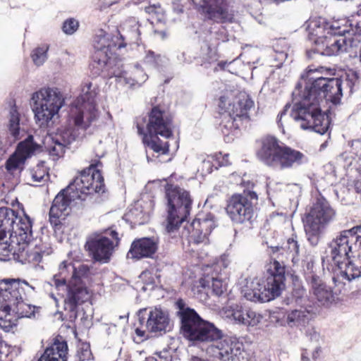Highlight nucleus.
<instances>
[{
  "label": "nucleus",
  "mask_w": 361,
  "mask_h": 361,
  "mask_svg": "<svg viewBox=\"0 0 361 361\" xmlns=\"http://www.w3.org/2000/svg\"><path fill=\"white\" fill-rule=\"evenodd\" d=\"M357 234L359 236V254H358V262L360 269H358L357 267L350 264L345 271V275H350L353 278H359L361 277V229L357 231Z\"/></svg>",
  "instance_id": "4c0bfd02"
},
{
  "label": "nucleus",
  "mask_w": 361,
  "mask_h": 361,
  "mask_svg": "<svg viewBox=\"0 0 361 361\" xmlns=\"http://www.w3.org/2000/svg\"><path fill=\"white\" fill-rule=\"evenodd\" d=\"M216 226L214 217L212 214L198 215L185 228L183 235L185 236L190 245H208L209 236Z\"/></svg>",
  "instance_id": "ddd939ff"
},
{
  "label": "nucleus",
  "mask_w": 361,
  "mask_h": 361,
  "mask_svg": "<svg viewBox=\"0 0 361 361\" xmlns=\"http://www.w3.org/2000/svg\"><path fill=\"white\" fill-rule=\"evenodd\" d=\"M145 11L152 16H159L162 13V8L160 4H152L145 7Z\"/></svg>",
  "instance_id": "8fccbe9b"
},
{
  "label": "nucleus",
  "mask_w": 361,
  "mask_h": 361,
  "mask_svg": "<svg viewBox=\"0 0 361 361\" xmlns=\"http://www.w3.org/2000/svg\"><path fill=\"white\" fill-rule=\"evenodd\" d=\"M343 80L341 78L319 77L307 82L302 100L295 103L291 111L294 120L300 122L303 130H311L324 135L330 126L328 115L322 111L319 103L324 99L336 104L342 97Z\"/></svg>",
  "instance_id": "f257e3e1"
},
{
  "label": "nucleus",
  "mask_w": 361,
  "mask_h": 361,
  "mask_svg": "<svg viewBox=\"0 0 361 361\" xmlns=\"http://www.w3.org/2000/svg\"><path fill=\"white\" fill-rule=\"evenodd\" d=\"M256 156L266 166L281 170L302 165L305 155L280 141L273 135H265L256 142Z\"/></svg>",
  "instance_id": "20e7f679"
},
{
  "label": "nucleus",
  "mask_w": 361,
  "mask_h": 361,
  "mask_svg": "<svg viewBox=\"0 0 361 361\" xmlns=\"http://www.w3.org/2000/svg\"><path fill=\"white\" fill-rule=\"evenodd\" d=\"M308 314L306 310H293L287 315V323L290 326L305 325L309 320Z\"/></svg>",
  "instance_id": "7c9ffc66"
},
{
  "label": "nucleus",
  "mask_w": 361,
  "mask_h": 361,
  "mask_svg": "<svg viewBox=\"0 0 361 361\" xmlns=\"http://www.w3.org/2000/svg\"><path fill=\"white\" fill-rule=\"evenodd\" d=\"M148 78L147 75L138 66L135 67L132 71V79L135 84L140 85Z\"/></svg>",
  "instance_id": "c03bdc74"
},
{
  "label": "nucleus",
  "mask_w": 361,
  "mask_h": 361,
  "mask_svg": "<svg viewBox=\"0 0 361 361\" xmlns=\"http://www.w3.org/2000/svg\"><path fill=\"white\" fill-rule=\"evenodd\" d=\"M143 63L149 67L157 68L161 66V56L152 50H147L143 59Z\"/></svg>",
  "instance_id": "58836bf2"
},
{
  "label": "nucleus",
  "mask_w": 361,
  "mask_h": 361,
  "mask_svg": "<svg viewBox=\"0 0 361 361\" xmlns=\"http://www.w3.org/2000/svg\"><path fill=\"white\" fill-rule=\"evenodd\" d=\"M8 128L14 140H18L20 138V114L16 106L11 109Z\"/></svg>",
  "instance_id": "2f4dec72"
},
{
  "label": "nucleus",
  "mask_w": 361,
  "mask_h": 361,
  "mask_svg": "<svg viewBox=\"0 0 361 361\" xmlns=\"http://www.w3.org/2000/svg\"><path fill=\"white\" fill-rule=\"evenodd\" d=\"M272 249H273V252H276V251L279 250V247H273Z\"/></svg>",
  "instance_id": "338daca9"
},
{
  "label": "nucleus",
  "mask_w": 361,
  "mask_h": 361,
  "mask_svg": "<svg viewBox=\"0 0 361 361\" xmlns=\"http://www.w3.org/2000/svg\"><path fill=\"white\" fill-rule=\"evenodd\" d=\"M49 48L48 44H42L32 50L31 57L35 65L41 66L45 62Z\"/></svg>",
  "instance_id": "c9c22d12"
},
{
  "label": "nucleus",
  "mask_w": 361,
  "mask_h": 361,
  "mask_svg": "<svg viewBox=\"0 0 361 361\" xmlns=\"http://www.w3.org/2000/svg\"><path fill=\"white\" fill-rule=\"evenodd\" d=\"M135 333L141 341L146 338L145 330L142 329L141 327L137 326L135 329Z\"/></svg>",
  "instance_id": "864d4df0"
},
{
  "label": "nucleus",
  "mask_w": 361,
  "mask_h": 361,
  "mask_svg": "<svg viewBox=\"0 0 361 361\" xmlns=\"http://www.w3.org/2000/svg\"><path fill=\"white\" fill-rule=\"evenodd\" d=\"M66 147L64 144H62L61 142L54 137L51 138L50 142L46 146L47 151L54 160H56L63 156Z\"/></svg>",
  "instance_id": "72a5a7b5"
},
{
  "label": "nucleus",
  "mask_w": 361,
  "mask_h": 361,
  "mask_svg": "<svg viewBox=\"0 0 361 361\" xmlns=\"http://www.w3.org/2000/svg\"><path fill=\"white\" fill-rule=\"evenodd\" d=\"M27 300H20L11 305H1V310L5 313V317L13 313L19 318L34 317L35 314L38 312L39 307L28 304L26 302Z\"/></svg>",
  "instance_id": "a878e982"
},
{
  "label": "nucleus",
  "mask_w": 361,
  "mask_h": 361,
  "mask_svg": "<svg viewBox=\"0 0 361 361\" xmlns=\"http://www.w3.org/2000/svg\"><path fill=\"white\" fill-rule=\"evenodd\" d=\"M18 253V259L22 264H29L33 267L39 266L42 259L52 253V248L46 243L39 241L38 243H25Z\"/></svg>",
  "instance_id": "6ab92c4d"
},
{
  "label": "nucleus",
  "mask_w": 361,
  "mask_h": 361,
  "mask_svg": "<svg viewBox=\"0 0 361 361\" xmlns=\"http://www.w3.org/2000/svg\"><path fill=\"white\" fill-rule=\"evenodd\" d=\"M240 121L235 116H228L226 120H223L221 126H222V131L224 133L228 134L230 132H233L240 128Z\"/></svg>",
  "instance_id": "ea45409f"
},
{
  "label": "nucleus",
  "mask_w": 361,
  "mask_h": 361,
  "mask_svg": "<svg viewBox=\"0 0 361 361\" xmlns=\"http://www.w3.org/2000/svg\"><path fill=\"white\" fill-rule=\"evenodd\" d=\"M345 44V38H338L335 36H324L318 37L314 42V47L309 53L319 54L324 56H332L343 51Z\"/></svg>",
  "instance_id": "4be33fe9"
},
{
  "label": "nucleus",
  "mask_w": 361,
  "mask_h": 361,
  "mask_svg": "<svg viewBox=\"0 0 361 361\" xmlns=\"http://www.w3.org/2000/svg\"><path fill=\"white\" fill-rule=\"evenodd\" d=\"M154 32H155V33L159 35L163 39L165 38L166 36V34L165 31H157V30H155Z\"/></svg>",
  "instance_id": "680f3d73"
},
{
  "label": "nucleus",
  "mask_w": 361,
  "mask_h": 361,
  "mask_svg": "<svg viewBox=\"0 0 361 361\" xmlns=\"http://www.w3.org/2000/svg\"><path fill=\"white\" fill-rule=\"evenodd\" d=\"M18 212L8 207H0V255L6 256L13 245V234Z\"/></svg>",
  "instance_id": "a211bd4d"
},
{
  "label": "nucleus",
  "mask_w": 361,
  "mask_h": 361,
  "mask_svg": "<svg viewBox=\"0 0 361 361\" xmlns=\"http://www.w3.org/2000/svg\"><path fill=\"white\" fill-rule=\"evenodd\" d=\"M330 27L333 31L331 36H343L345 33L350 32L348 25L346 24L341 25L338 21L334 22Z\"/></svg>",
  "instance_id": "a18cd8bd"
},
{
  "label": "nucleus",
  "mask_w": 361,
  "mask_h": 361,
  "mask_svg": "<svg viewBox=\"0 0 361 361\" xmlns=\"http://www.w3.org/2000/svg\"><path fill=\"white\" fill-rule=\"evenodd\" d=\"M33 140V136L29 135L18 145L16 152L21 156H25V159L28 158L37 149V145Z\"/></svg>",
  "instance_id": "473e14b6"
},
{
  "label": "nucleus",
  "mask_w": 361,
  "mask_h": 361,
  "mask_svg": "<svg viewBox=\"0 0 361 361\" xmlns=\"http://www.w3.org/2000/svg\"><path fill=\"white\" fill-rule=\"evenodd\" d=\"M79 27V22L73 18L66 19L62 26V30L67 35H72L75 32Z\"/></svg>",
  "instance_id": "79ce46f5"
},
{
  "label": "nucleus",
  "mask_w": 361,
  "mask_h": 361,
  "mask_svg": "<svg viewBox=\"0 0 361 361\" xmlns=\"http://www.w3.org/2000/svg\"><path fill=\"white\" fill-rule=\"evenodd\" d=\"M125 216L126 221L133 226L143 225L149 220V214L144 212L142 208L139 206L130 209Z\"/></svg>",
  "instance_id": "c85d7f7f"
},
{
  "label": "nucleus",
  "mask_w": 361,
  "mask_h": 361,
  "mask_svg": "<svg viewBox=\"0 0 361 361\" xmlns=\"http://www.w3.org/2000/svg\"><path fill=\"white\" fill-rule=\"evenodd\" d=\"M353 78H354L355 80H357V74H356V73H353Z\"/></svg>",
  "instance_id": "774afa93"
},
{
  "label": "nucleus",
  "mask_w": 361,
  "mask_h": 361,
  "mask_svg": "<svg viewBox=\"0 0 361 361\" xmlns=\"http://www.w3.org/2000/svg\"><path fill=\"white\" fill-rule=\"evenodd\" d=\"M306 280L310 284L312 291L326 285L321 278L314 273H310L306 276Z\"/></svg>",
  "instance_id": "49530a36"
},
{
  "label": "nucleus",
  "mask_w": 361,
  "mask_h": 361,
  "mask_svg": "<svg viewBox=\"0 0 361 361\" xmlns=\"http://www.w3.org/2000/svg\"><path fill=\"white\" fill-rule=\"evenodd\" d=\"M286 267L285 264L271 259L267 268L268 276L262 284H259V291L262 300H270L281 294L285 286Z\"/></svg>",
  "instance_id": "9b49d317"
},
{
  "label": "nucleus",
  "mask_w": 361,
  "mask_h": 361,
  "mask_svg": "<svg viewBox=\"0 0 361 361\" xmlns=\"http://www.w3.org/2000/svg\"><path fill=\"white\" fill-rule=\"evenodd\" d=\"M32 178L35 182H41L49 175L48 169L42 164H37L30 171Z\"/></svg>",
  "instance_id": "a19ab883"
},
{
  "label": "nucleus",
  "mask_w": 361,
  "mask_h": 361,
  "mask_svg": "<svg viewBox=\"0 0 361 361\" xmlns=\"http://www.w3.org/2000/svg\"><path fill=\"white\" fill-rule=\"evenodd\" d=\"M318 302L322 305H327L332 302L334 300V295L331 288L324 285L312 291Z\"/></svg>",
  "instance_id": "f704fd0d"
},
{
  "label": "nucleus",
  "mask_w": 361,
  "mask_h": 361,
  "mask_svg": "<svg viewBox=\"0 0 361 361\" xmlns=\"http://www.w3.org/2000/svg\"><path fill=\"white\" fill-rule=\"evenodd\" d=\"M177 305L178 308L180 309V311L178 312V315L180 319H181V313L184 312L186 309L188 307H185V303L182 300H178L177 301Z\"/></svg>",
  "instance_id": "6e6d98bb"
},
{
  "label": "nucleus",
  "mask_w": 361,
  "mask_h": 361,
  "mask_svg": "<svg viewBox=\"0 0 361 361\" xmlns=\"http://www.w3.org/2000/svg\"><path fill=\"white\" fill-rule=\"evenodd\" d=\"M226 64V62H223V61H221V62H220V63H218V66H219L221 69H224Z\"/></svg>",
  "instance_id": "e2e57ef3"
},
{
  "label": "nucleus",
  "mask_w": 361,
  "mask_h": 361,
  "mask_svg": "<svg viewBox=\"0 0 361 361\" xmlns=\"http://www.w3.org/2000/svg\"><path fill=\"white\" fill-rule=\"evenodd\" d=\"M144 320L145 319L143 318L142 319H141V318L139 319V323H140V325H142V324L144 322Z\"/></svg>",
  "instance_id": "69168bd1"
},
{
  "label": "nucleus",
  "mask_w": 361,
  "mask_h": 361,
  "mask_svg": "<svg viewBox=\"0 0 361 361\" xmlns=\"http://www.w3.org/2000/svg\"><path fill=\"white\" fill-rule=\"evenodd\" d=\"M92 43L95 51L91 66L97 75L104 71L111 59L116 58L117 50L126 46L122 35L111 36L103 30L94 37Z\"/></svg>",
  "instance_id": "1a4fd4ad"
},
{
  "label": "nucleus",
  "mask_w": 361,
  "mask_h": 361,
  "mask_svg": "<svg viewBox=\"0 0 361 361\" xmlns=\"http://www.w3.org/2000/svg\"><path fill=\"white\" fill-rule=\"evenodd\" d=\"M99 116L96 104L94 102H84L79 106L71 109L69 121L74 127L65 128L54 137L64 144L71 145L79 136V130H87Z\"/></svg>",
  "instance_id": "0eeeda50"
},
{
  "label": "nucleus",
  "mask_w": 361,
  "mask_h": 361,
  "mask_svg": "<svg viewBox=\"0 0 361 361\" xmlns=\"http://www.w3.org/2000/svg\"><path fill=\"white\" fill-rule=\"evenodd\" d=\"M135 123L137 133L142 136V143L146 147L159 155H165L169 153L170 145L168 141L161 140L158 137L159 134L147 133L145 131V118H137Z\"/></svg>",
  "instance_id": "412c9836"
},
{
  "label": "nucleus",
  "mask_w": 361,
  "mask_h": 361,
  "mask_svg": "<svg viewBox=\"0 0 361 361\" xmlns=\"http://www.w3.org/2000/svg\"><path fill=\"white\" fill-rule=\"evenodd\" d=\"M290 106V105L289 104H286L283 109L278 114L277 119L279 123L281 122L282 117L286 114Z\"/></svg>",
  "instance_id": "5fc2aeb1"
},
{
  "label": "nucleus",
  "mask_w": 361,
  "mask_h": 361,
  "mask_svg": "<svg viewBox=\"0 0 361 361\" xmlns=\"http://www.w3.org/2000/svg\"><path fill=\"white\" fill-rule=\"evenodd\" d=\"M335 216L336 212L329 201L322 195H319L302 217L306 234L309 236H317L322 228L333 221Z\"/></svg>",
  "instance_id": "9d476101"
},
{
  "label": "nucleus",
  "mask_w": 361,
  "mask_h": 361,
  "mask_svg": "<svg viewBox=\"0 0 361 361\" xmlns=\"http://www.w3.org/2000/svg\"><path fill=\"white\" fill-rule=\"evenodd\" d=\"M180 331L189 341L201 343L221 339V331L213 323L203 319L192 308L181 313Z\"/></svg>",
  "instance_id": "423d86ee"
},
{
  "label": "nucleus",
  "mask_w": 361,
  "mask_h": 361,
  "mask_svg": "<svg viewBox=\"0 0 361 361\" xmlns=\"http://www.w3.org/2000/svg\"><path fill=\"white\" fill-rule=\"evenodd\" d=\"M302 361H311L310 357H308V353L307 350H303L301 355Z\"/></svg>",
  "instance_id": "13d9d810"
},
{
  "label": "nucleus",
  "mask_w": 361,
  "mask_h": 361,
  "mask_svg": "<svg viewBox=\"0 0 361 361\" xmlns=\"http://www.w3.org/2000/svg\"><path fill=\"white\" fill-rule=\"evenodd\" d=\"M345 82L351 90L353 87L354 86V82H353V80H349V79L346 78Z\"/></svg>",
  "instance_id": "bf43d9fd"
},
{
  "label": "nucleus",
  "mask_w": 361,
  "mask_h": 361,
  "mask_svg": "<svg viewBox=\"0 0 361 361\" xmlns=\"http://www.w3.org/2000/svg\"><path fill=\"white\" fill-rule=\"evenodd\" d=\"M109 234L112 240L106 236H98L87 241L85 247L94 260L108 262L112 255L114 247L118 245L120 238L118 233L111 230Z\"/></svg>",
  "instance_id": "f3484780"
},
{
  "label": "nucleus",
  "mask_w": 361,
  "mask_h": 361,
  "mask_svg": "<svg viewBox=\"0 0 361 361\" xmlns=\"http://www.w3.org/2000/svg\"><path fill=\"white\" fill-rule=\"evenodd\" d=\"M204 20L216 23H233L234 11L230 5V0H201L197 8Z\"/></svg>",
  "instance_id": "2eb2a0df"
},
{
  "label": "nucleus",
  "mask_w": 361,
  "mask_h": 361,
  "mask_svg": "<svg viewBox=\"0 0 361 361\" xmlns=\"http://www.w3.org/2000/svg\"><path fill=\"white\" fill-rule=\"evenodd\" d=\"M216 161L218 162V166H215L217 169L219 166H226L231 164L229 161V156L228 154L220 155L216 158Z\"/></svg>",
  "instance_id": "603ef678"
},
{
  "label": "nucleus",
  "mask_w": 361,
  "mask_h": 361,
  "mask_svg": "<svg viewBox=\"0 0 361 361\" xmlns=\"http://www.w3.org/2000/svg\"><path fill=\"white\" fill-rule=\"evenodd\" d=\"M169 324V318L160 309L155 308L150 311L146 322V329L152 333L166 331Z\"/></svg>",
  "instance_id": "bb28decb"
},
{
  "label": "nucleus",
  "mask_w": 361,
  "mask_h": 361,
  "mask_svg": "<svg viewBox=\"0 0 361 361\" xmlns=\"http://www.w3.org/2000/svg\"><path fill=\"white\" fill-rule=\"evenodd\" d=\"M102 167L103 164L99 159L92 160L88 167L56 195L49 213V220L55 232L62 229L72 202L85 200L90 195L104 192Z\"/></svg>",
  "instance_id": "f03ea898"
},
{
  "label": "nucleus",
  "mask_w": 361,
  "mask_h": 361,
  "mask_svg": "<svg viewBox=\"0 0 361 361\" xmlns=\"http://www.w3.org/2000/svg\"><path fill=\"white\" fill-rule=\"evenodd\" d=\"M320 353H321L320 348H317L312 353V360H317L319 357Z\"/></svg>",
  "instance_id": "4d7b16f0"
},
{
  "label": "nucleus",
  "mask_w": 361,
  "mask_h": 361,
  "mask_svg": "<svg viewBox=\"0 0 361 361\" xmlns=\"http://www.w3.org/2000/svg\"><path fill=\"white\" fill-rule=\"evenodd\" d=\"M226 317L233 319L238 324L247 326H256L260 322L262 317L251 309H244L243 306L235 304L226 308Z\"/></svg>",
  "instance_id": "5701e85b"
},
{
  "label": "nucleus",
  "mask_w": 361,
  "mask_h": 361,
  "mask_svg": "<svg viewBox=\"0 0 361 361\" xmlns=\"http://www.w3.org/2000/svg\"><path fill=\"white\" fill-rule=\"evenodd\" d=\"M212 289L215 295L221 296L226 291L227 286L222 280L212 278Z\"/></svg>",
  "instance_id": "37998d69"
},
{
  "label": "nucleus",
  "mask_w": 361,
  "mask_h": 361,
  "mask_svg": "<svg viewBox=\"0 0 361 361\" xmlns=\"http://www.w3.org/2000/svg\"><path fill=\"white\" fill-rule=\"evenodd\" d=\"M254 101L245 92H239L233 102H231L228 97L221 96L218 104L220 114H228V116H235L241 123L250 121L249 112L254 107Z\"/></svg>",
  "instance_id": "4468645a"
},
{
  "label": "nucleus",
  "mask_w": 361,
  "mask_h": 361,
  "mask_svg": "<svg viewBox=\"0 0 361 361\" xmlns=\"http://www.w3.org/2000/svg\"><path fill=\"white\" fill-rule=\"evenodd\" d=\"M145 118V131L147 133L159 134L163 137L169 138L173 136V116L163 105L157 104L147 113Z\"/></svg>",
  "instance_id": "f8f14e48"
},
{
  "label": "nucleus",
  "mask_w": 361,
  "mask_h": 361,
  "mask_svg": "<svg viewBox=\"0 0 361 361\" xmlns=\"http://www.w3.org/2000/svg\"><path fill=\"white\" fill-rule=\"evenodd\" d=\"M44 353L48 357H55L57 360L61 361H67L68 347L65 338L61 336L57 335L53 340L51 344L47 347Z\"/></svg>",
  "instance_id": "cd10ccee"
},
{
  "label": "nucleus",
  "mask_w": 361,
  "mask_h": 361,
  "mask_svg": "<svg viewBox=\"0 0 361 361\" xmlns=\"http://www.w3.org/2000/svg\"><path fill=\"white\" fill-rule=\"evenodd\" d=\"M243 343L235 338H226L221 339L216 345L218 357L221 361H233L242 353Z\"/></svg>",
  "instance_id": "b1692460"
},
{
  "label": "nucleus",
  "mask_w": 361,
  "mask_h": 361,
  "mask_svg": "<svg viewBox=\"0 0 361 361\" xmlns=\"http://www.w3.org/2000/svg\"><path fill=\"white\" fill-rule=\"evenodd\" d=\"M296 236H292L289 238L287 240L288 243V249L290 252L293 254V261L294 260L295 255L297 256L299 254V245L298 241L296 240Z\"/></svg>",
  "instance_id": "09e8293b"
},
{
  "label": "nucleus",
  "mask_w": 361,
  "mask_h": 361,
  "mask_svg": "<svg viewBox=\"0 0 361 361\" xmlns=\"http://www.w3.org/2000/svg\"><path fill=\"white\" fill-rule=\"evenodd\" d=\"M173 174L164 180L165 200L166 201V229L173 232L178 229L190 214L193 199L190 191L180 188L173 182Z\"/></svg>",
  "instance_id": "39448f33"
},
{
  "label": "nucleus",
  "mask_w": 361,
  "mask_h": 361,
  "mask_svg": "<svg viewBox=\"0 0 361 361\" xmlns=\"http://www.w3.org/2000/svg\"><path fill=\"white\" fill-rule=\"evenodd\" d=\"M18 223L16 222L13 234V244L21 245L30 241L32 238V221L25 214L23 216H18Z\"/></svg>",
  "instance_id": "393cba45"
},
{
  "label": "nucleus",
  "mask_w": 361,
  "mask_h": 361,
  "mask_svg": "<svg viewBox=\"0 0 361 361\" xmlns=\"http://www.w3.org/2000/svg\"><path fill=\"white\" fill-rule=\"evenodd\" d=\"M92 85V82H85L82 87V92L87 100L93 99L96 94L95 92L91 90Z\"/></svg>",
  "instance_id": "3c124183"
},
{
  "label": "nucleus",
  "mask_w": 361,
  "mask_h": 361,
  "mask_svg": "<svg viewBox=\"0 0 361 361\" xmlns=\"http://www.w3.org/2000/svg\"><path fill=\"white\" fill-rule=\"evenodd\" d=\"M314 71V70L311 68L310 66L307 68V74H310V73H313Z\"/></svg>",
  "instance_id": "0e129e2a"
},
{
  "label": "nucleus",
  "mask_w": 361,
  "mask_h": 361,
  "mask_svg": "<svg viewBox=\"0 0 361 361\" xmlns=\"http://www.w3.org/2000/svg\"><path fill=\"white\" fill-rule=\"evenodd\" d=\"M25 156H21L15 152L6 162V169L8 171H15L25 163Z\"/></svg>",
  "instance_id": "e433bc0d"
},
{
  "label": "nucleus",
  "mask_w": 361,
  "mask_h": 361,
  "mask_svg": "<svg viewBox=\"0 0 361 361\" xmlns=\"http://www.w3.org/2000/svg\"><path fill=\"white\" fill-rule=\"evenodd\" d=\"M32 100L35 118L39 127L47 126L64 104L61 92L49 87L33 93Z\"/></svg>",
  "instance_id": "6e6552de"
},
{
  "label": "nucleus",
  "mask_w": 361,
  "mask_h": 361,
  "mask_svg": "<svg viewBox=\"0 0 361 361\" xmlns=\"http://www.w3.org/2000/svg\"><path fill=\"white\" fill-rule=\"evenodd\" d=\"M219 53L217 45L212 46V44L207 41H204V44L201 47L200 57L203 63H211L216 61L219 59Z\"/></svg>",
  "instance_id": "c756f323"
},
{
  "label": "nucleus",
  "mask_w": 361,
  "mask_h": 361,
  "mask_svg": "<svg viewBox=\"0 0 361 361\" xmlns=\"http://www.w3.org/2000/svg\"><path fill=\"white\" fill-rule=\"evenodd\" d=\"M226 209L231 219L235 224H250L254 219L253 204L247 195L244 194L233 195L228 200Z\"/></svg>",
  "instance_id": "dca6fc26"
},
{
  "label": "nucleus",
  "mask_w": 361,
  "mask_h": 361,
  "mask_svg": "<svg viewBox=\"0 0 361 361\" xmlns=\"http://www.w3.org/2000/svg\"><path fill=\"white\" fill-rule=\"evenodd\" d=\"M91 271L87 264L75 267L72 262L66 260L61 262L58 273L53 276L56 288L66 286L64 310L69 313L71 320L76 319L78 307L92 297V293L85 284V281L91 280Z\"/></svg>",
  "instance_id": "7ed1b4c3"
},
{
  "label": "nucleus",
  "mask_w": 361,
  "mask_h": 361,
  "mask_svg": "<svg viewBox=\"0 0 361 361\" xmlns=\"http://www.w3.org/2000/svg\"><path fill=\"white\" fill-rule=\"evenodd\" d=\"M247 195L250 196V199H257V195L255 192H249Z\"/></svg>",
  "instance_id": "052dcab7"
},
{
  "label": "nucleus",
  "mask_w": 361,
  "mask_h": 361,
  "mask_svg": "<svg viewBox=\"0 0 361 361\" xmlns=\"http://www.w3.org/2000/svg\"><path fill=\"white\" fill-rule=\"evenodd\" d=\"M158 250V243L154 238H135L127 253V258L138 261L144 258H152Z\"/></svg>",
  "instance_id": "aec40b11"
},
{
  "label": "nucleus",
  "mask_w": 361,
  "mask_h": 361,
  "mask_svg": "<svg viewBox=\"0 0 361 361\" xmlns=\"http://www.w3.org/2000/svg\"><path fill=\"white\" fill-rule=\"evenodd\" d=\"M78 355L80 361L90 360L92 357V353L90 345L87 343H82L78 351Z\"/></svg>",
  "instance_id": "de8ad7c7"
}]
</instances>
